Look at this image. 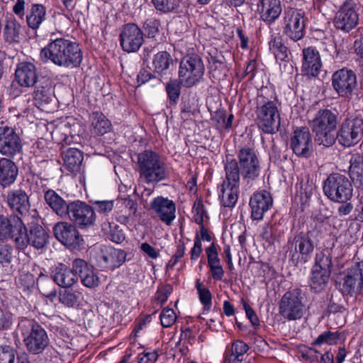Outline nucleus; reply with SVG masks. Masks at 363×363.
<instances>
[{"mask_svg":"<svg viewBox=\"0 0 363 363\" xmlns=\"http://www.w3.org/2000/svg\"><path fill=\"white\" fill-rule=\"evenodd\" d=\"M359 22V16L355 5L352 1H347L340 7L335 17L337 29L349 32L354 28Z\"/></svg>","mask_w":363,"mask_h":363,"instance_id":"20","label":"nucleus"},{"mask_svg":"<svg viewBox=\"0 0 363 363\" xmlns=\"http://www.w3.org/2000/svg\"><path fill=\"white\" fill-rule=\"evenodd\" d=\"M357 86V76L352 70L342 68L333 74L332 86L340 97L351 99Z\"/></svg>","mask_w":363,"mask_h":363,"instance_id":"13","label":"nucleus"},{"mask_svg":"<svg viewBox=\"0 0 363 363\" xmlns=\"http://www.w3.org/2000/svg\"><path fill=\"white\" fill-rule=\"evenodd\" d=\"M65 167L71 172L80 170L83 153L77 148H68L62 152Z\"/></svg>","mask_w":363,"mask_h":363,"instance_id":"35","label":"nucleus"},{"mask_svg":"<svg viewBox=\"0 0 363 363\" xmlns=\"http://www.w3.org/2000/svg\"><path fill=\"white\" fill-rule=\"evenodd\" d=\"M257 123L258 127L265 133L274 134L280 127V114L274 101L266 99L262 95L257 98Z\"/></svg>","mask_w":363,"mask_h":363,"instance_id":"6","label":"nucleus"},{"mask_svg":"<svg viewBox=\"0 0 363 363\" xmlns=\"http://www.w3.org/2000/svg\"><path fill=\"white\" fill-rule=\"evenodd\" d=\"M137 160L140 178L147 184L157 183L167 177L166 165L156 152L145 150L138 155Z\"/></svg>","mask_w":363,"mask_h":363,"instance_id":"4","label":"nucleus"},{"mask_svg":"<svg viewBox=\"0 0 363 363\" xmlns=\"http://www.w3.org/2000/svg\"><path fill=\"white\" fill-rule=\"evenodd\" d=\"M161 324L164 328L172 326L177 320L174 311L172 308H166L162 310L160 315Z\"/></svg>","mask_w":363,"mask_h":363,"instance_id":"49","label":"nucleus"},{"mask_svg":"<svg viewBox=\"0 0 363 363\" xmlns=\"http://www.w3.org/2000/svg\"><path fill=\"white\" fill-rule=\"evenodd\" d=\"M194 211H195V215L194 216V221L198 223L203 225V206L201 203H194Z\"/></svg>","mask_w":363,"mask_h":363,"instance_id":"61","label":"nucleus"},{"mask_svg":"<svg viewBox=\"0 0 363 363\" xmlns=\"http://www.w3.org/2000/svg\"><path fill=\"white\" fill-rule=\"evenodd\" d=\"M337 338V335L332 333H324L318 336L315 341V345H320L321 343L326 342L332 345Z\"/></svg>","mask_w":363,"mask_h":363,"instance_id":"59","label":"nucleus"},{"mask_svg":"<svg viewBox=\"0 0 363 363\" xmlns=\"http://www.w3.org/2000/svg\"><path fill=\"white\" fill-rule=\"evenodd\" d=\"M46 203L60 216L65 217L68 204L54 190L44 189Z\"/></svg>","mask_w":363,"mask_h":363,"instance_id":"36","label":"nucleus"},{"mask_svg":"<svg viewBox=\"0 0 363 363\" xmlns=\"http://www.w3.org/2000/svg\"><path fill=\"white\" fill-rule=\"evenodd\" d=\"M155 9L167 13L170 12L178 6L177 0H152Z\"/></svg>","mask_w":363,"mask_h":363,"instance_id":"51","label":"nucleus"},{"mask_svg":"<svg viewBox=\"0 0 363 363\" xmlns=\"http://www.w3.org/2000/svg\"><path fill=\"white\" fill-rule=\"evenodd\" d=\"M290 146L298 157L309 158L313 153V142L309 128H297L291 138Z\"/></svg>","mask_w":363,"mask_h":363,"instance_id":"17","label":"nucleus"},{"mask_svg":"<svg viewBox=\"0 0 363 363\" xmlns=\"http://www.w3.org/2000/svg\"><path fill=\"white\" fill-rule=\"evenodd\" d=\"M16 350L11 346H1L0 363H14L16 359Z\"/></svg>","mask_w":363,"mask_h":363,"instance_id":"48","label":"nucleus"},{"mask_svg":"<svg viewBox=\"0 0 363 363\" xmlns=\"http://www.w3.org/2000/svg\"><path fill=\"white\" fill-rule=\"evenodd\" d=\"M40 57L57 66L67 68L79 67L83 57L79 45L64 38L52 40L41 50Z\"/></svg>","mask_w":363,"mask_h":363,"instance_id":"2","label":"nucleus"},{"mask_svg":"<svg viewBox=\"0 0 363 363\" xmlns=\"http://www.w3.org/2000/svg\"><path fill=\"white\" fill-rule=\"evenodd\" d=\"M321 234V230L315 226L306 233L301 232L294 236L292 245H294L296 252L299 254L298 258L301 261L306 262L311 257Z\"/></svg>","mask_w":363,"mask_h":363,"instance_id":"12","label":"nucleus"},{"mask_svg":"<svg viewBox=\"0 0 363 363\" xmlns=\"http://www.w3.org/2000/svg\"><path fill=\"white\" fill-rule=\"evenodd\" d=\"M182 85H183V83L179 79H172L167 83L165 87L166 91L172 102L176 103L178 101L181 93Z\"/></svg>","mask_w":363,"mask_h":363,"instance_id":"45","label":"nucleus"},{"mask_svg":"<svg viewBox=\"0 0 363 363\" xmlns=\"http://www.w3.org/2000/svg\"><path fill=\"white\" fill-rule=\"evenodd\" d=\"M20 23L13 17L6 19L3 27V39L9 45L18 43L21 40Z\"/></svg>","mask_w":363,"mask_h":363,"instance_id":"33","label":"nucleus"},{"mask_svg":"<svg viewBox=\"0 0 363 363\" xmlns=\"http://www.w3.org/2000/svg\"><path fill=\"white\" fill-rule=\"evenodd\" d=\"M244 308L246 313V315L251 322V323L253 325H259V320L257 315H256L253 309L250 307V306L247 304L246 302H244Z\"/></svg>","mask_w":363,"mask_h":363,"instance_id":"60","label":"nucleus"},{"mask_svg":"<svg viewBox=\"0 0 363 363\" xmlns=\"http://www.w3.org/2000/svg\"><path fill=\"white\" fill-rule=\"evenodd\" d=\"M199 300L203 305L205 311H209L211 306L212 295L210 291L204 288L203 290H199Z\"/></svg>","mask_w":363,"mask_h":363,"instance_id":"55","label":"nucleus"},{"mask_svg":"<svg viewBox=\"0 0 363 363\" xmlns=\"http://www.w3.org/2000/svg\"><path fill=\"white\" fill-rule=\"evenodd\" d=\"M16 80L21 86L31 87L38 79L37 69L31 62H21L15 72Z\"/></svg>","mask_w":363,"mask_h":363,"instance_id":"28","label":"nucleus"},{"mask_svg":"<svg viewBox=\"0 0 363 363\" xmlns=\"http://www.w3.org/2000/svg\"><path fill=\"white\" fill-rule=\"evenodd\" d=\"M93 267L82 259H75L72 262V269L77 277H82Z\"/></svg>","mask_w":363,"mask_h":363,"instance_id":"47","label":"nucleus"},{"mask_svg":"<svg viewBox=\"0 0 363 363\" xmlns=\"http://www.w3.org/2000/svg\"><path fill=\"white\" fill-rule=\"evenodd\" d=\"M49 235L40 225L34 224L28 232L25 224L20 232L15 235V243L18 249L23 250L28 245L36 249H43L48 243Z\"/></svg>","mask_w":363,"mask_h":363,"instance_id":"10","label":"nucleus"},{"mask_svg":"<svg viewBox=\"0 0 363 363\" xmlns=\"http://www.w3.org/2000/svg\"><path fill=\"white\" fill-rule=\"evenodd\" d=\"M53 233L57 240L69 248L79 247L83 241L76 227L67 222H58L53 227Z\"/></svg>","mask_w":363,"mask_h":363,"instance_id":"19","label":"nucleus"},{"mask_svg":"<svg viewBox=\"0 0 363 363\" xmlns=\"http://www.w3.org/2000/svg\"><path fill=\"white\" fill-rule=\"evenodd\" d=\"M249 346L242 340L235 341L231 346L229 354L243 359V355L248 351Z\"/></svg>","mask_w":363,"mask_h":363,"instance_id":"53","label":"nucleus"},{"mask_svg":"<svg viewBox=\"0 0 363 363\" xmlns=\"http://www.w3.org/2000/svg\"><path fill=\"white\" fill-rule=\"evenodd\" d=\"M272 203V198L269 191L264 190L254 194L250 201L252 218L257 220H262Z\"/></svg>","mask_w":363,"mask_h":363,"instance_id":"24","label":"nucleus"},{"mask_svg":"<svg viewBox=\"0 0 363 363\" xmlns=\"http://www.w3.org/2000/svg\"><path fill=\"white\" fill-rule=\"evenodd\" d=\"M363 137V118L355 116L347 118L341 124L335 140L344 147H351Z\"/></svg>","mask_w":363,"mask_h":363,"instance_id":"11","label":"nucleus"},{"mask_svg":"<svg viewBox=\"0 0 363 363\" xmlns=\"http://www.w3.org/2000/svg\"><path fill=\"white\" fill-rule=\"evenodd\" d=\"M172 62L171 55L166 51H162L155 55L152 64L156 72L162 73L169 68Z\"/></svg>","mask_w":363,"mask_h":363,"instance_id":"42","label":"nucleus"},{"mask_svg":"<svg viewBox=\"0 0 363 363\" xmlns=\"http://www.w3.org/2000/svg\"><path fill=\"white\" fill-rule=\"evenodd\" d=\"M18 328L23 337L26 347L30 353L40 354L48 346L50 340L47 332L33 320L21 318Z\"/></svg>","mask_w":363,"mask_h":363,"instance_id":"5","label":"nucleus"},{"mask_svg":"<svg viewBox=\"0 0 363 363\" xmlns=\"http://www.w3.org/2000/svg\"><path fill=\"white\" fill-rule=\"evenodd\" d=\"M125 259L126 253L124 250L111 247H103L97 257L100 266L108 269L119 267Z\"/></svg>","mask_w":363,"mask_h":363,"instance_id":"23","label":"nucleus"},{"mask_svg":"<svg viewBox=\"0 0 363 363\" xmlns=\"http://www.w3.org/2000/svg\"><path fill=\"white\" fill-rule=\"evenodd\" d=\"M185 252V245L183 241L179 240V244L177 247V251L173 256L172 259L169 262V266L173 267L179 261L180 258L184 256Z\"/></svg>","mask_w":363,"mask_h":363,"instance_id":"58","label":"nucleus"},{"mask_svg":"<svg viewBox=\"0 0 363 363\" xmlns=\"http://www.w3.org/2000/svg\"><path fill=\"white\" fill-rule=\"evenodd\" d=\"M96 211L101 213H107L112 211L113 201H96L94 202Z\"/></svg>","mask_w":363,"mask_h":363,"instance_id":"57","label":"nucleus"},{"mask_svg":"<svg viewBox=\"0 0 363 363\" xmlns=\"http://www.w3.org/2000/svg\"><path fill=\"white\" fill-rule=\"evenodd\" d=\"M306 19L304 12L296 9H289L284 13V32L294 41L304 35Z\"/></svg>","mask_w":363,"mask_h":363,"instance_id":"15","label":"nucleus"},{"mask_svg":"<svg viewBox=\"0 0 363 363\" xmlns=\"http://www.w3.org/2000/svg\"><path fill=\"white\" fill-rule=\"evenodd\" d=\"M139 357L138 363H155L157 358L155 352H146Z\"/></svg>","mask_w":363,"mask_h":363,"instance_id":"64","label":"nucleus"},{"mask_svg":"<svg viewBox=\"0 0 363 363\" xmlns=\"http://www.w3.org/2000/svg\"><path fill=\"white\" fill-rule=\"evenodd\" d=\"M13 325V314L9 311L3 312L0 316V329L9 330Z\"/></svg>","mask_w":363,"mask_h":363,"instance_id":"56","label":"nucleus"},{"mask_svg":"<svg viewBox=\"0 0 363 363\" xmlns=\"http://www.w3.org/2000/svg\"><path fill=\"white\" fill-rule=\"evenodd\" d=\"M22 228L23 220L18 216L0 215V240L12 238L15 241V235Z\"/></svg>","mask_w":363,"mask_h":363,"instance_id":"27","label":"nucleus"},{"mask_svg":"<svg viewBox=\"0 0 363 363\" xmlns=\"http://www.w3.org/2000/svg\"><path fill=\"white\" fill-rule=\"evenodd\" d=\"M52 279L60 287L69 288L78 281V277L64 264H60L52 271Z\"/></svg>","mask_w":363,"mask_h":363,"instance_id":"29","label":"nucleus"},{"mask_svg":"<svg viewBox=\"0 0 363 363\" xmlns=\"http://www.w3.org/2000/svg\"><path fill=\"white\" fill-rule=\"evenodd\" d=\"M332 258L330 255L320 252L316 255L315 264L313 267L320 271L326 272L331 274Z\"/></svg>","mask_w":363,"mask_h":363,"instance_id":"44","label":"nucleus"},{"mask_svg":"<svg viewBox=\"0 0 363 363\" xmlns=\"http://www.w3.org/2000/svg\"><path fill=\"white\" fill-rule=\"evenodd\" d=\"M240 182H234L225 174V180L220 185L219 198L225 207L232 208L238 201Z\"/></svg>","mask_w":363,"mask_h":363,"instance_id":"26","label":"nucleus"},{"mask_svg":"<svg viewBox=\"0 0 363 363\" xmlns=\"http://www.w3.org/2000/svg\"><path fill=\"white\" fill-rule=\"evenodd\" d=\"M258 10L263 21L272 23L277 19L281 13V1L279 0H260Z\"/></svg>","mask_w":363,"mask_h":363,"instance_id":"32","label":"nucleus"},{"mask_svg":"<svg viewBox=\"0 0 363 363\" xmlns=\"http://www.w3.org/2000/svg\"><path fill=\"white\" fill-rule=\"evenodd\" d=\"M350 177L358 189H363V155L355 153L351 157Z\"/></svg>","mask_w":363,"mask_h":363,"instance_id":"34","label":"nucleus"},{"mask_svg":"<svg viewBox=\"0 0 363 363\" xmlns=\"http://www.w3.org/2000/svg\"><path fill=\"white\" fill-rule=\"evenodd\" d=\"M13 249L12 246L0 243V264L7 266L11 262Z\"/></svg>","mask_w":363,"mask_h":363,"instance_id":"50","label":"nucleus"},{"mask_svg":"<svg viewBox=\"0 0 363 363\" xmlns=\"http://www.w3.org/2000/svg\"><path fill=\"white\" fill-rule=\"evenodd\" d=\"M80 294L79 291H65L60 294V302L67 307H74L79 302Z\"/></svg>","mask_w":363,"mask_h":363,"instance_id":"46","label":"nucleus"},{"mask_svg":"<svg viewBox=\"0 0 363 363\" xmlns=\"http://www.w3.org/2000/svg\"><path fill=\"white\" fill-rule=\"evenodd\" d=\"M7 201L11 208L21 215L28 213L30 203L24 191L16 189L10 191L7 195Z\"/></svg>","mask_w":363,"mask_h":363,"instance_id":"31","label":"nucleus"},{"mask_svg":"<svg viewBox=\"0 0 363 363\" xmlns=\"http://www.w3.org/2000/svg\"><path fill=\"white\" fill-rule=\"evenodd\" d=\"M92 131L94 134L103 135L111 128V123L108 118L99 112H94L91 116Z\"/></svg>","mask_w":363,"mask_h":363,"instance_id":"40","label":"nucleus"},{"mask_svg":"<svg viewBox=\"0 0 363 363\" xmlns=\"http://www.w3.org/2000/svg\"><path fill=\"white\" fill-rule=\"evenodd\" d=\"M23 143L16 130L8 125L0 126V153L13 158L22 152Z\"/></svg>","mask_w":363,"mask_h":363,"instance_id":"16","label":"nucleus"},{"mask_svg":"<svg viewBox=\"0 0 363 363\" xmlns=\"http://www.w3.org/2000/svg\"><path fill=\"white\" fill-rule=\"evenodd\" d=\"M238 161L226 157L225 172L228 178L234 182H240V176L247 183L257 179L261 172V164L255 150L245 146L237 152Z\"/></svg>","mask_w":363,"mask_h":363,"instance_id":"1","label":"nucleus"},{"mask_svg":"<svg viewBox=\"0 0 363 363\" xmlns=\"http://www.w3.org/2000/svg\"><path fill=\"white\" fill-rule=\"evenodd\" d=\"M18 174L16 164L10 159L0 158V185L3 188L9 187L14 183Z\"/></svg>","mask_w":363,"mask_h":363,"instance_id":"30","label":"nucleus"},{"mask_svg":"<svg viewBox=\"0 0 363 363\" xmlns=\"http://www.w3.org/2000/svg\"><path fill=\"white\" fill-rule=\"evenodd\" d=\"M159 21L149 18L145 21L143 28L148 38H155L159 32Z\"/></svg>","mask_w":363,"mask_h":363,"instance_id":"54","label":"nucleus"},{"mask_svg":"<svg viewBox=\"0 0 363 363\" xmlns=\"http://www.w3.org/2000/svg\"><path fill=\"white\" fill-rule=\"evenodd\" d=\"M80 278L82 284L88 288H95L99 284V278L95 273L93 267Z\"/></svg>","mask_w":363,"mask_h":363,"instance_id":"52","label":"nucleus"},{"mask_svg":"<svg viewBox=\"0 0 363 363\" xmlns=\"http://www.w3.org/2000/svg\"><path fill=\"white\" fill-rule=\"evenodd\" d=\"M330 273L312 269L310 277V286L315 293L323 291L329 281Z\"/></svg>","mask_w":363,"mask_h":363,"instance_id":"39","label":"nucleus"},{"mask_svg":"<svg viewBox=\"0 0 363 363\" xmlns=\"http://www.w3.org/2000/svg\"><path fill=\"white\" fill-rule=\"evenodd\" d=\"M305 293L298 288L286 291L279 303V312L287 320L301 319L306 311Z\"/></svg>","mask_w":363,"mask_h":363,"instance_id":"8","label":"nucleus"},{"mask_svg":"<svg viewBox=\"0 0 363 363\" xmlns=\"http://www.w3.org/2000/svg\"><path fill=\"white\" fill-rule=\"evenodd\" d=\"M269 50L274 54L277 60L284 61L289 58V51L283 43L281 36H272L269 42Z\"/></svg>","mask_w":363,"mask_h":363,"instance_id":"41","label":"nucleus"},{"mask_svg":"<svg viewBox=\"0 0 363 363\" xmlns=\"http://www.w3.org/2000/svg\"><path fill=\"white\" fill-rule=\"evenodd\" d=\"M53 96V89L51 82L48 79L41 82L34 91V99L39 106L49 104Z\"/></svg>","mask_w":363,"mask_h":363,"instance_id":"38","label":"nucleus"},{"mask_svg":"<svg viewBox=\"0 0 363 363\" xmlns=\"http://www.w3.org/2000/svg\"><path fill=\"white\" fill-rule=\"evenodd\" d=\"M337 115L329 109L318 111L310 125L315 133V141L319 145L330 147L335 142L334 131L337 127Z\"/></svg>","mask_w":363,"mask_h":363,"instance_id":"3","label":"nucleus"},{"mask_svg":"<svg viewBox=\"0 0 363 363\" xmlns=\"http://www.w3.org/2000/svg\"><path fill=\"white\" fill-rule=\"evenodd\" d=\"M140 249L152 259H156L159 256V253L156 250L147 242L142 243Z\"/></svg>","mask_w":363,"mask_h":363,"instance_id":"63","label":"nucleus"},{"mask_svg":"<svg viewBox=\"0 0 363 363\" xmlns=\"http://www.w3.org/2000/svg\"><path fill=\"white\" fill-rule=\"evenodd\" d=\"M120 42L124 51L134 52L143 44L144 34L136 24L128 23L123 26L121 30Z\"/></svg>","mask_w":363,"mask_h":363,"instance_id":"18","label":"nucleus"},{"mask_svg":"<svg viewBox=\"0 0 363 363\" xmlns=\"http://www.w3.org/2000/svg\"><path fill=\"white\" fill-rule=\"evenodd\" d=\"M363 289V264L356 263L347 270L344 278L342 291L347 294H357Z\"/></svg>","mask_w":363,"mask_h":363,"instance_id":"22","label":"nucleus"},{"mask_svg":"<svg viewBox=\"0 0 363 363\" xmlns=\"http://www.w3.org/2000/svg\"><path fill=\"white\" fill-rule=\"evenodd\" d=\"M261 237L263 240L269 243L274 241V230L273 227L269 225H266L263 227L261 233Z\"/></svg>","mask_w":363,"mask_h":363,"instance_id":"62","label":"nucleus"},{"mask_svg":"<svg viewBox=\"0 0 363 363\" xmlns=\"http://www.w3.org/2000/svg\"><path fill=\"white\" fill-rule=\"evenodd\" d=\"M302 72L308 77H315L318 75L322 62L320 53L312 47H308L303 50Z\"/></svg>","mask_w":363,"mask_h":363,"instance_id":"25","label":"nucleus"},{"mask_svg":"<svg viewBox=\"0 0 363 363\" xmlns=\"http://www.w3.org/2000/svg\"><path fill=\"white\" fill-rule=\"evenodd\" d=\"M66 212V216L81 228L93 225L96 220V215L92 207L80 201L68 203Z\"/></svg>","mask_w":363,"mask_h":363,"instance_id":"14","label":"nucleus"},{"mask_svg":"<svg viewBox=\"0 0 363 363\" xmlns=\"http://www.w3.org/2000/svg\"><path fill=\"white\" fill-rule=\"evenodd\" d=\"M323 190L325 196L334 203H346L353 196L351 181L343 174L332 173L323 181Z\"/></svg>","mask_w":363,"mask_h":363,"instance_id":"7","label":"nucleus"},{"mask_svg":"<svg viewBox=\"0 0 363 363\" xmlns=\"http://www.w3.org/2000/svg\"><path fill=\"white\" fill-rule=\"evenodd\" d=\"M204 72L205 67L199 55L186 56L181 60L179 79L184 86L189 88L196 85L203 78Z\"/></svg>","mask_w":363,"mask_h":363,"instance_id":"9","label":"nucleus"},{"mask_svg":"<svg viewBox=\"0 0 363 363\" xmlns=\"http://www.w3.org/2000/svg\"><path fill=\"white\" fill-rule=\"evenodd\" d=\"M102 229L107 234L108 238L116 243H121L125 240V235L119 229V226L115 223H104L102 225Z\"/></svg>","mask_w":363,"mask_h":363,"instance_id":"43","label":"nucleus"},{"mask_svg":"<svg viewBox=\"0 0 363 363\" xmlns=\"http://www.w3.org/2000/svg\"><path fill=\"white\" fill-rule=\"evenodd\" d=\"M150 208L161 221L171 225L176 218V206L173 201L168 198L157 196L150 203Z\"/></svg>","mask_w":363,"mask_h":363,"instance_id":"21","label":"nucleus"},{"mask_svg":"<svg viewBox=\"0 0 363 363\" xmlns=\"http://www.w3.org/2000/svg\"><path fill=\"white\" fill-rule=\"evenodd\" d=\"M45 14L46 9L43 5L40 4H33L26 16L28 27L33 30L38 28L45 19Z\"/></svg>","mask_w":363,"mask_h":363,"instance_id":"37","label":"nucleus"}]
</instances>
